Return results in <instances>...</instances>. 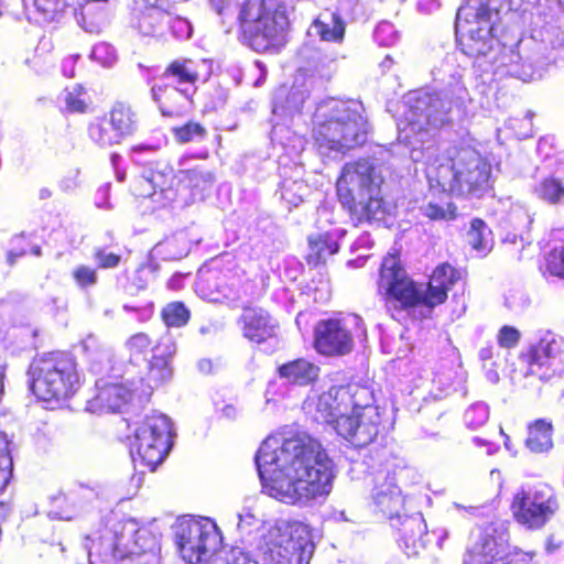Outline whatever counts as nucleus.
<instances>
[{"label":"nucleus","mask_w":564,"mask_h":564,"mask_svg":"<svg viewBox=\"0 0 564 564\" xmlns=\"http://www.w3.org/2000/svg\"><path fill=\"white\" fill-rule=\"evenodd\" d=\"M217 412L219 413L220 417L232 421L237 419L239 410L236 405L228 403L224 404L221 408H217Z\"/></svg>","instance_id":"nucleus-64"},{"label":"nucleus","mask_w":564,"mask_h":564,"mask_svg":"<svg viewBox=\"0 0 564 564\" xmlns=\"http://www.w3.org/2000/svg\"><path fill=\"white\" fill-rule=\"evenodd\" d=\"M174 135L181 143L203 141L207 134L206 129L197 122H188L182 127L174 128Z\"/></svg>","instance_id":"nucleus-49"},{"label":"nucleus","mask_w":564,"mask_h":564,"mask_svg":"<svg viewBox=\"0 0 564 564\" xmlns=\"http://www.w3.org/2000/svg\"><path fill=\"white\" fill-rule=\"evenodd\" d=\"M189 252V241L185 234L181 232L159 242L152 250L154 257L164 261L180 260Z\"/></svg>","instance_id":"nucleus-36"},{"label":"nucleus","mask_w":564,"mask_h":564,"mask_svg":"<svg viewBox=\"0 0 564 564\" xmlns=\"http://www.w3.org/2000/svg\"><path fill=\"white\" fill-rule=\"evenodd\" d=\"M237 518L238 529L241 531H247L262 522L261 518L259 517V512H257L252 507L242 509V511L237 514Z\"/></svg>","instance_id":"nucleus-59"},{"label":"nucleus","mask_w":564,"mask_h":564,"mask_svg":"<svg viewBox=\"0 0 564 564\" xmlns=\"http://www.w3.org/2000/svg\"><path fill=\"white\" fill-rule=\"evenodd\" d=\"M364 335V322L356 314L323 319L315 327V348L325 356H344L352 350L354 336Z\"/></svg>","instance_id":"nucleus-14"},{"label":"nucleus","mask_w":564,"mask_h":564,"mask_svg":"<svg viewBox=\"0 0 564 564\" xmlns=\"http://www.w3.org/2000/svg\"><path fill=\"white\" fill-rule=\"evenodd\" d=\"M467 241L479 257L486 256L492 248L491 230L485 221L475 218L470 223V229L467 232Z\"/></svg>","instance_id":"nucleus-39"},{"label":"nucleus","mask_w":564,"mask_h":564,"mask_svg":"<svg viewBox=\"0 0 564 564\" xmlns=\"http://www.w3.org/2000/svg\"><path fill=\"white\" fill-rule=\"evenodd\" d=\"M174 539L180 555L188 564H208L220 555L221 532L208 518L180 520L174 527Z\"/></svg>","instance_id":"nucleus-12"},{"label":"nucleus","mask_w":564,"mask_h":564,"mask_svg":"<svg viewBox=\"0 0 564 564\" xmlns=\"http://www.w3.org/2000/svg\"><path fill=\"white\" fill-rule=\"evenodd\" d=\"M422 214L432 220H451L456 217V207L449 203L430 200L421 207Z\"/></svg>","instance_id":"nucleus-44"},{"label":"nucleus","mask_w":564,"mask_h":564,"mask_svg":"<svg viewBox=\"0 0 564 564\" xmlns=\"http://www.w3.org/2000/svg\"><path fill=\"white\" fill-rule=\"evenodd\" d=\"M108 116L110 124L115 127V130H117L122 140L132 135L138 129L137 113L131 106L124 102H116Z\"/></svg>","instance_id":"nucleus-35"},{"label":"nucleus","mask_w":564,"mask_h":564,"mask_svg":"<svg viewBox=\"0 0 564 564\" xmlns=\"http://www.w3.org/2000/svg\"><path fill=\"white\" fill-rule=\"evenodd\" d=\"M460 279V273L451 264L442 263L433 271L426 285H416L406 274L394 254L383 258L378 289L389 311H410L421 307L426 316L445 302L448 289Z\"/></svg>","instance_id":"nucleus-4"},{"label":"nucleus","mask_w":564,"mask_h":564,"mask_svg":"<svg viewBox=\"0 0 564 564\" xmlns=\"http://www.w3.org/2000/svg\"><path fill=\"white\" fill-rule=\"evenodd\" d=\"M344 386L332 387L328 391L322 393L316 402V421L332 425L339 434L338 421L343 416H350L347 413L346 399L340 395L344 394Z\"/></svg>","instance_id":"nucleus-25"},{"label":"nucleus","mask_w":564,"mask_h":564,"mask_svg":"<svg viewBox=\"0 0 564 564\" xmlns=\"http://www.w3.org/2000/svg\"><path fill=\"white\" fill-rule=\"evenodd\" d=\"M383 176L372 160L346 163L337 180L340 203L357 223L382 220L391 206L381 195Z\"/></svg>","instance_id":"nucleus-6"},{"label":"nucleus","mask_w":564,"mask_h":564,"mask_svg":"<svg viewBox=\"0 0 564 564\" xmlns=\"http://www.w3.org/2000/svg\"><path fill=\"white\" fill-rule=\"evenodd\" d=\"M254 460L262 491L282 503L310 507L333 489L334 463L310 436L268 437Z\"/></svg>","instance_id":"nucleus-2"},{"label":"nucleus","mask_w":564,"mask_h":564,"mask_svg":"<svg viewBox=\"0 0 564 564\" xmlns=\"http://www.w3.org/2000/svg\"><path fill=\"white\" fill-rule=\"evenodd\" d=\"M553 426L545 419H538L528 425L525 446L532 453H546L553 447Z\"/></svg>","instance_id":"nucleus-34"},{"label":"nucleus","mask_w":564,"mask_h":564,"mask_svg":"<svg viewBox=\"0 0 564 564\" xmlns=\"http://www.w3.org/2000/svg\"><path fill=\"white\" fill-rule=\"evenodd\" d=\"M564 372V339L553 333H546L532 347L528 375L547 381Z\"/></svg>","instance_id":"nucleus-16"},{"label":"nucleus","mask_w":564,"mask_h":564,"mask_svg":"<svg viewBox=\"0 0 564 564\" xmlns=\"http://www.w3.org/2000/svg\"><path fill=\"white\" fill-rule=\"evenodd\" d=\"M258 550L263 564H310L315 545L306 524L280 519L262 534Z\"/></svg>","instance_id":"nucleus-7"},{"label":"nucleus","mask_w":564,"mask_h":564,"mask_svg":"<svg viewBox=\"0 0 564 564\" xmlns=\"http://www.w3.org/2000/svg\"><path fill=\"white\" fill-rule=\"evenodd\" d=\"M93 258L100 269H115L119 265L121 257L113 252H108L105 248L94 249Z\"/></svg>","instance_id":"nucleus-56"},{"label":"nucleus","mask_w":564,"mask_h":564,"mask_svg":"<svg viewBox=\"0 0 564 564\" xmlns=\"http://www.w3.org/2000/svg\"><path fill=\"white\" fill-rule=\"evenodd\" d=\"M346 24L337 12L325 10L311 23L307 29L310 37L321 41L341 43L345 37Z\"/></svg>","instance_id":"nucleus-28"},{"label":"nucleus","mask_w":564,"mask_h":564,"mask_svg":"<svg viewBox=\"0 0 564 564\" xmlns=\"http://www.w3.org/2000/svg\"><path fill=\"white\" fill-rule=\"evenodd\" d=\"M82 347L89 355V357H93L95 352H98L100 360L109 359V352L107 350H99L98 340L94 335H88L82 341Z\"/></svg>","instance_id":"nucleus-62"},{"label":"nucleus","mask_w":564,"mask_h":564,"mask_svg":"<svg viewBox=\"0 0 564 564\" xmlns=\"http://www.w3.org/2000/svg\"><path fill=\"white\" fill-rule=\"evenodd\" d=\"M90 58L104 67H111L117 62L116 50L108 43H98L93 47Z\"/></svg>","instance_id":"nucleus-53"},{"label":"nucleus","mask_w":564,"mask_h":564,"mask_svg":"<svg viewBox=\"0 0 564 564\" xmlns=\"http://www.w3.org/2000/svg\"><path fill=\"white\" fill-rule=\"evenodd\" d=\"M61 98L65 104L66 110L70 112H84L87 108V104L83 98V90L79 86L65 89Z\"/></svg>","instance_id":"nucleus-52"},{"label":"nucleus","mask_w":564,"mask_h":564,"mask_svg":"<svg viewBox=\"0 0 564 564\" xmlns=\"http://www.w3.org/2000/svg\"><path fill=\"white\" fill-rule=\"evenodd\" d=\"M202 296L208 302L227 303L228 305H238L247 295L246 286L237 280L230 282L223 279L214 283V289L202 290Z\"/></svg>","instance_id":"nucleus-31"},{"label":"nucleus","mask_w":564,"mask_h":564,"mask_svg":"<svg viewBox=\"0 0 564 564\" xmlns=\"http://www.w3.org/2000/svg\"><path fill=\"white\" fill-rule=\"evenodd\" d=\"M308 96V91L303 87L293 86L285 97V104L280 105L278 102L279 97H275L273 104V113L293 115L296 112H301Z\"/></svg>","instance_id":"nucleus-41"},{"label":"nucleus","mask_w":564,"mask_h":564,"mask_svg":"<svg viewBox=\"0 0 564 564\" xmlns=\"http://www.w3.org/2000/svg\"><path fill=\"white\" fill-rule=\"evenodd\" d=\"M162 317L167 326L181 327L187 323L189 311L183 303L174 302L163 308Z\"/></svg>","instance_id":"nucleus-46"},{"label":"nucleus","mask_w":564,"mask_h":564,"mask_svg":"<svg viewBox=\"0 0 564 564\" xmlns=\"http://www.w3.org/2000/svg\"><path fill=\"white\" fill-rule=\"evenodd\" d=\"M214 183V173L202 165L177 172V185L181 187V192L188 191L191 193L192 200H203Z\"/></svg>","instance_id":"nucleus-27"},{"label":"nucleus","mask_w":564,"mask_h":564,"mask_svg":"<svg viewBox=\"0 0 564 564\" xmlns=\"http://www.w3.org/2000/svg\"><path fill=\"white\" fill-rule=\"evenodd\" d=\"M208 564H258V562L251 558L249 553L235 547L226 552L225 556H215Z\"/></svg>","instance_id":"nucleus-54"},{"label":"nucleus","mask_w":564,"mask_h":564,"mask_svg":"<svg viewBox=\"0 0 564 564\" xmlns=\"http://www.w3.org/2000/svg\"><path fill=\"white\" fill-rule=\"evenodd\" d=\"M155 536L144 528H137L133 520L122 524L115 532V540L108 543L104 554L88 552L89 564H158Z\"/></svg>","instance_id":"nucleus-10"},{"label":"nucleus","mask_w":564,"mask_h":564,"mask_svg":"<svg viewBox=\"0 0 564 564\" xmlns=\"http://www.w3.org/2000/svg\"><path fill=\"white\" fill-rule=\"evenodd\" d=\"M96 497L97 490L94 487L83 484L73 485L67 491L51 497L48 514L53 519L72 520Z\"/></svg>","instance_id":"nucleus-20"},{"label":"nucleus","mask_w":564,"mask_h":564,"mask_svg":"<svg viewBox=\"0 0 564 564\" xmlns=\"http://www.w3.org/2000/svg\"><path fill=\"white\" fill-rule=\"evenodd\" d=\"M489 419V408L484 402L471 404L464 414L465 424L469 429H478L482 426Z\"/></svg>","instance_id":"nucleus-50"},{"label":"nucleus","mask_w":564,"mask_h":564,"mask_svg":"<svg viewBox=\"0 0 564 564\" xmlns=\"http://www.w3.org/2000/svg\"><path fill=\"white\" fill-rule=\"evenodd\" d=\"M172 34L178 40H187L192 36L193 26L191 22L182 17L171 18L169 20Z\"/></svg>","instance_id":"nucleus-58"},{"label":"nucleus","mask_w":564,"mask_h":564,"mask_svg":"<svg viewBox=\"0 0 564 564\" xmlns=\"http://www.w3.org/2000/svg\"><path fill=\"white\" fill-rule=\"evenodd\" d=\"M240 323L243 336L251 341L259 344L275 336L276 324L263 308L245 307Z\"/></svg>","instance_id":"nucleus-24"},{"label":"nucleus","mask_w":564,"mask_h":564,"mask_svg":"<svg viewBox=\"0 0 564 564\" xmlns=\"http://www.w3.org/2000/svg\"><path fill=\"white\" fill-rule=\"evenodd\" d=\"M151 344L150 338L148 335L143 333H139L130 337L127 345L130 348V350L135 352H142L144 351Z\"/></svg>","instance_id":"nucleus-63"},{"label":"nucleus","mask_w":564,"mask_h":564,"mask_svg":"<svg viewBox=\"0 0 564 564\" xmlns=\"http://www.w3.org/2000/svg\"><path fill=\"white\" fill-rule=\"evenodd\" d=\"M373 39L380 46H392L399 41V33L392 23L382 21L376 26Z\"/></svg>","instance_id":"nucleus-51"},{"label":"nucleus","mask_w":564,"mask_h":564,"mask_svg":"<svg viewBox=\"0 0 564 564\" xmlns=\"http://www.w3.org/2000/svg\"><path fill=\"white\" fill-rule=\"evenodd\" d=\"M177 173L171 166L161 162H150L142 172L140 194L154 203L165 206L181 195V187H174Z\"/></svg>","instance_id":"nucleus-18"},{"label":"nucleus","mask_w":564,"mask_h":564,"mask_svg":"<svg viewBox=\"0 0 564 564\" xmlns=\"http://www.w3.org/2000/svg\"><path fill=\"white\" fill-rule=\"evenodd\" d=\"M463 75L455 72L440 91H414L408 96L403 120L398 124L399 140L412 145L414 162L426 161V175L443 192L457 196L481 195L489 187L491 165L470 147L455 149L446 163L431 164L435 149L420 150L414 145L424 142L429 128H441L449 121L453 108H462L469 101V93L462 83Z\"/></svg>","instance_id":"nucleus-1"},{"label":"nucleus","mask_w":564,"mask_h":564,"mask_svg":"<svg viewBox=\"0 0 564 564\" xmlns=\"http://www.w3.org/2000/svg\"><path fill=\"white\" fill-rule=\"evenodd\" d=\"M520 339L518 329L511 326H503L498 334V341L501 347H513Z\"/></svg>","instance_id":"nucleus-60"},{"label":"nucleus","mask_w":564,"mask_h":564,"mask_svg":"<svg viewBox=\"0 0 564 564\" xmlns=\"http://www.w3.org/2000/svg\"><path fill=\"white\" fill-rule=\"evenodd\" d=\"M80 8L78 23L90 33L99 32L108 22L109 0H84Z\"/></svg>","instance_id":"nucleus-33"},{"label":"nucleus","mask_w":564,"mask_h":564,"mask_svg":"<svg viewBox=\"0 0 564 564\" xmlns=\"http://www.w3.org/2000/svg\"><path fill=\"white\" fill-rule=\"evenodd\" d=\"M390 525L397 531L399 547L409 557L419 555L425 549L427 527L421 512L393 517Z\"/></svg>","instance_id":"nucleus-19"},{"label":"nucleus","mask_w":564,"mask_h":564,"mask_svg":"<svg viewBox=\"0 0 564 564\" xmlns=\"http://www.w3.org/2000/svg\"><path fill=\"white\" fill-rule=\"evenodd\" d=\"M210 8L229 32L238 22L245 43L263 53L279 50L286 42L290 28L288 6L283 0H209Z\"/></svg>","instance_id":"nucleus-3"},{"label":"nucleus","mask_w":564,"mask_h":564,"mask_svg":"<svg viewBox=\"0 0 564 564\" xmlns=\"http://www.w3.org/2000/svg\"><path fill=\"white\" fill-rule=\"evenodd\" d=\"M356 100L329 98L317 104L313 135L321 150L345 153L367 141L369 124Z\"/></svg>","instance_id":"nucleus-5"},{"label":"nucleus","mask_w":564,"mask_h":564,"mask_svg":"<svg viewBox=\"0 0 564 564\" xmlns=\"http://www.w3.org/2000/svg\"><path fill=\"white\" fill-rule=\"evenodd\" d=\"M556 508L553 491L545 484L522 486L511 503L514 519L529 529L542 528Z\"/></svg>","instance_id":"nucleus-15"},{"label":"nucleus","mask_w":564,"mask_h":564,"mask_svg":"<svg viewBox=\"0 0 564 564\" xmlns=\"http://www.w3.org/2000/svg\"><path fill=\"white\" fill-rule=\"evenodd\" d=\"M464 564H529L523 556L508 552V539L502 527L486 523L471 532L464 554Z\"/></svg>","instance_id":"nucleus-13"},{"label":"nucleus","mask_w":564,"mask_h":564,"mask_svg":"<svg viewBox=\"0 0 564 564\" xmlns=\"http://www.w3.org/2000/svg\"><path fill=\"white\" fill-rule=\"evenodd\" d=\"M12 473V458L7 435L0 432V492L7 487Z\"/></svg>","instance_id":"nucleus-47"},{"label":"nucleus","mask_w":564,"mask_h":564,"mask_svg":"<svg viewBox=\"0 0 564 564\" xmlns=\"http://www.w3.org/2000/svg\"><path fill=\"white\" fill-rule=\"evenodd\" d=\"M376 507L386 516L390 523L393 517H401L404 512V497L395 484L394 476L378 475L372 492Z\"/></svg>","instance_id":"nucleus-21"},{"label":"nucleus","mask_w":564,"mask_h":564,"mask_svg":"<svg viewBox=\"0 0 564 564\" xmlns=\"http://www.w3.org/2000/svg\"><path fill=\"white\" fill-rule=\"evenodd\" d=\"M72 279L76 286L82 291H87L98 283V272L96 268L88 264H78L72 270Z\"/></svg>","instance_id":"nucleus-45"},{"label":"nucleus","mask_w":564,"mask_h":564,"mask_svg":"<svg viewBox=\"0 0 564 564\" xmlns=\"http://www.w3.org/2000/svg\"><path fill=\"white\" fill-rule=\"evenodd\" d=\"M195 89L177 87L164 82L152 87V97L165 117L183 115L191 106V95Z\"/></svg>","instance_id":"nucleus-22"},{"label":"nucleus","mask_w":564,"mask_h":564,"mask_svg":"<svg viewBox=\"0 0 564 564\" xmlns=\"http://www.w3.org/2000/svg\"><path fill=\"white\" fill-rule=\"evenodd\" d=\"M30 375L31 389L43 401L66 400L80 387L77 364L64 352H53L34 361Z\"/></svg>","instance_id":"nucleus-8"},{"label":"nucleus","mask_w":564,"mask_h":564,"mask_svg":"<svg viewBox=\"0 0 564 564\" xmlns=\"http://www.w3.org/2000/svg\"><path fill=\"white\" fill-rule=\"evenodd\" d=\"M535 195L549 204H564V182L553 175H541L534 185Z\"/></svg>","instance_id":"nucleus-38"},{"label":"nucleus","mask_w":564,"mask_h":564,"mask_svg":"<svg viewBox=\"0 0 564 564\" xmlns=\"http://www.w3.org/2000/svg\"><path fill=\"white\" fill-rule=\"evenodd\" d=\"M101 380L96 382L98 389L97 395L88 401V410L91 412H117L124 406L132 397V391L137 389L127 388L121 383H105ZM134 386V382H131Z\"/></svg>","instance_id":"nucleus-23"},{"label":"nucleus","mask_w":564,"mask_h":564,"mask_svg":"<svg viewBox=\"0 0 564 564\" xmlns=\"http://www.w3.org/2000/svg\"><path fill=\"white\" fill-rule=\"evenodd\" d=\"M147 386L151 389L164 383L172 377V368L169 360L152 358L149 361Z\"/></svg>","instance_id":"nucleus-43"},{"label":"nucleus","mask_w":564,"mask_h":564,"mask_svg":"<svg viewBox=\"0 0 564 564\" xmlns=\"http://www.w3.org/2000/svg\"><path fill=\"white\" fill-rule=\"evenodd\" d=\"M532 116L533 113L529 111L522 118H509L505 122V128L510 130L517 139L531 138L533 135Z\"/></svg>","instance_id":"nucleus-48"},{"label":"nucleus","mask_w":564,"mask_h":564,"mask_svg":"<svg viewBox=\"0 0 564 564\" xmlns=\"http://www.w3.org/2000/svg\"><path fill=\"white\" fill-rule=\"evenodd\" d=\"M88 137L101 148L112 147L122 142L115 127L110 124L109 116L97 118L93 121L88 127Z\"/></svg>","instance_id":"nucleus-37"},{"label":"nucleus","mask_w":564,"mask_h":564,"mask_svg":"<svg viewBox=\"0 0 564 564\" xmlns=\"http://www.w3.org/2000/svg\"><path fill=\"white\" fill-rule=\"evenodd\" d=\"M310 188L302 180H284L280 186V197L291 207L299 206Z\"/></svg>","instance_id":"nucleus-42"},{"label":"nucleus","mask_w":564,"mask_h":564,"mask_svg":"<svg viewBox=\"0 0 564 564\" xmlns=\"http://www.w3.org/2000/svg\"><path fill=\"white\" fill-rule=\"evenodd\" d=\"M177 173L171 166L161 162H150L142 172L140 194L154 203L165 206L181 195V187H174Z\"/></svg>","instance_id":"nucleus-17"},{"label":"nucleus","mask_w":564,"mask_h":564,"mask_svg":"<svg viewBox=\"0 0 564 564\" xmlns=\"http://www.w3.org/2000/svg\"><path fill=\"white\" fill-rule=\"evenodd\" d=\"M176 345L170 335L161 337L155 347L153 348V357L155 359L169 360L175 355Z\"/></svg>","instance_id":"nucleus-57"},{"label":"nucleus","mask_w":564,"mask_h":564,"mask_svg":"<svg viewBox=\"0 0 564 564\" xmlns=\"http://www.w3.org/2000/svg\"><path fill=\"white\" fill-rule=\"evenodd\" d=\"M343 228H333L325 232H315L308 236L307 262L313 265L326 262V260L339 250V240L344 237Z\"/></svg>","instance_id":"nucleus-26"},{"label":"nucleus","mask_w":564,"mask_h":564,"mask_svg":"<svg viewBox=\"0 0 564 564\" xmlns=\"http://www.w3.org/2000/svg\"><path fill=\"white\" fill-rule=\"evenodd\" d=\"M24 236H17L11 240L12 248L7 252V263L9 267L15 264L17 260L26 253L25 247L22 245Z\"/></svg>","instance_id":"nucleus-61"},{"label":"nucleus","mask_w":564,"mask_h":564,"mask_svg":"<svg viewBox=\"0 0 564 564\" xmlns=\"http://www.w3.org/2000/svg\"><path fill=\"white\" fill-rule=\"evenodd\" d=\"M204 66H206L205 61H194L183 57L176 58L166 67L162 79L175 86L180 85L181 87L194 89L199 78V70Z\"/></svg>","instance_id":"nucleus-29"},{"label":"nucleus","mask_w":564,"mask_h":564,"mask_svg":"<svg viewBox=\"0 0 564 564\" xmlns=\"http://www.w3.org/2000/svg\"><path fill=\"white\" fill-rule=\"evenodd\" d=\"M137 26L144 35H152L163 22L166 8L162 0H135Z\"/></svg>","instance_id":"nucleus-30"},{"label":"nucleus","mask_w":564,"mask_h":564,"mask_svg":"<svg viewBox=\"0 0 564 564\" xmlns=\"http://www.w3.org/2000/svg\"><path fill=\"white\" fill-rule=\"evenodd\" d=\"M67 6V0H34L33 20L40 24L58 21Z\"/></svg>","instance_id":"nucleus-40"},{"label":"nucleus","mask_w":564,"mask_h":564,"mask_svg":"<svg viewBox=\"0 0 564 564\" xmlns=\"http://www.w3.org/2000/svg\"><path fill=\"white\" fill-rule=\"evenodd\" d=\"M175 432L171 420L162 413L147 415L130 440V455L134 466L155 470L166 457Z\"/></svg>","instance_id":"nucleus-11"},{"label":"nucleus","mask_w":564,"mask_h":564,"mask_svg":"<svg viewBox=\"0 0 564 564\" xmlns=\"http://www.w3.org/2000/svg\"><path fill=\"white\" fill-rule=\"evenodd\" d=\"M340 397L346 399L347 413L338 421L339 435L356 447L370 444L379 432L381 412L375 405L373 391L366 386L350 383L344 386Z\"/></svg>","instance_id":"nucleus-9"},{"label":"nucleus","mask_w":564,"mask_h":564,"mask_svg":"<svg viewBox=\"0 0 564 564\" xmlns=\"http://www.w3.org/2000/svg\"><path fill=\"white\" fill-rule=\"evenodd\" d=\"M279 376L289 383L307 386L315 381L319 375V367L306 359H296L283 364L278 369Z\"/></svg>","instance_id":"nucleus-32"},{"label":"nucleus","mask_w":564,"mask_h":564,"mask_svg":"<svg viewBox=\"0 0 564 564\" xmlns=\"http://www.w3.org/2000/svg\"><path fill=\"white\" fill-rule=\"evenodd\" d=\"M546 268L552 275L564 279V246L554 247L546 257Z\"/></svg>","instance_id":"nucleus-55"}]
</instances>
